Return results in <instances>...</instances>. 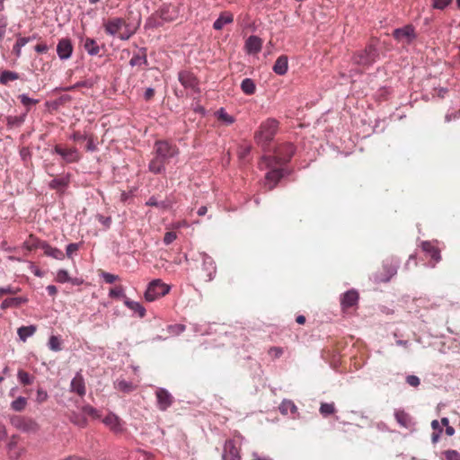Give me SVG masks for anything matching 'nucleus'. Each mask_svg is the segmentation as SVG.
<instances>
[{
  "mask_svg": "<svg viewBox=\"0 0 460 460\" xmlns=\"http://www.w3.org/2000/svg\"><path fill=\"white\" fill-rule=\"evenodd\" d=\"M140 22H137V26H132L125 19L115 17L109 19L103 23L105 32L111 36H118L121 40H127L135 34L137 28Z\"/></svg>",
  "mask_w": 460,
  "mask_h": 460,
  "instance_id": "f257e3e1",
  "label": "nucleus"
},
{
  "mask_svg": "<svg viewBox=\"0 0 460 460\" xmlns=\"http://www.w3.org/2000/svg\"><path fill=\"white\" fill-rule=\"evenodd\" d=\"M279 121L270 118L263 121L254 134V140L263 149L268 147L279 129Z\"/></svg>",
  "mask_w": 460,
  "mask_h": 460,
  "instance_id": "f03ea898",
  "label": "nucleus"
},
{
  "mask_svg": "<svg viewBox=\"0 0 460 460\" xmlns=\"http://www.w3.org/2000/svg\"><path fill=\"white\" fill-rule=\"evenodd\" d=\"M378 40L372 39L365 49L358 51L353 56V62L358 66L368 67L374 64L379 56L377 49Z\"/></svg>",
  "mask_w": 460,
  "mask_h": 460,
  "instance_id": "7ed1b4c3",
  "label": "nucleus"
},
{
  "mask_svg": "<svg viewBox=\"0 0 460 460\" xmlns=\"http://www.w3.org/2000/svg\"><path fill=\"white\" fill-rule=\"evenodd\" d=\"M294 153L295 147L291 143L281 144L276 148L274 155L263 156V162L266 163L267 167L273 166V163L285 164L291 159Z\"/></svg>",
  "mask_w": 460,
  "mask_h": 460,
  "instance_id": "20e7f679",
  "label": "nucleus"
},
{
  "mask_svg": "<svg viewBox=\"0 0 460 460\" xmlns=\"http://www.w3.org/2000/svg\"><path fill=\"white\" fill-rule=\"evenodd\" d=\"M282 165L283 164H276L273 163V166L267 167L266 163L263 162V158L261 159L260 164L261 168L270 170L265 176V186L269 190H273L284 176L283 170L280 168Z\"/></svg>",
  "mask_w": 460,
  "mask_h": 460,
  "instance_id": "39448f33",
  "label": "nucleus"
},
{
  "mask_svg": "<svg viewBox=\"0 0 460 460\" xmlns=\"http://www.w3.org/2000/svg\"><path fill=\"white\" fill-rule=\"evenodd\" d=\"M170 288L168 285L162 282L160 279L151 281L145 293V298L148 302H153L169 293Z\"/></svg>",
  "mask_w": 460,
  "mask_h": 460,
  "instance_id": "423d86ee",
  "label": "nucleus"
},
{
  "mask_svg": "<svg viewBox=\"0 0 460 460\" xmlns=\"http://www.w3.org/2000/svg\"><path fill=\"white\" fill-rule=\"evenodd\" d=\"M155 155L168 162L170 158L176 156L179 154V148L165 140H157L154 146Z\"/></svg>",
  "mask_w": 460,
  "mask_h": 460,
  "instance_id": "0eeeda50",
  "label": "nucleus"
},
{
  "mask_svg": "<svg viewBox=\"0 0 460 460\" xmlns=\"http://www.w3.org/2000/svg\"><path fill=\"white\" fill-rule=\"evenodd\" d=\"M202 265L199 272V278L204 282L211 281L217 272V267L213 258L207 253L201 254Z\"/></svg>",
  "mask_w": 460,
  "mask_h": 460,
  "instance_id": "6e6552de",
  "label": "nucleus"
},
{
  "mask_svg": "<svg viewBox=\"0 0 460 460\" xmlns=\"http://www.w3.org/2000/svg\"><path fill=\"white\" fill-rule=\"evenodd\" d=\"M178 79L185 89L195 93L199 92V81L192 72L188 70L181 71L178 75Z\"/></svg>",
  "mask_w": 460,
  "mask_h": 460,
  "instance_id": "1a4fd4ad",
  "label": "nucleus"
},
{
  "mask_svg": "<svg viewBox=\"0 0 460 460\" xmlns=\"http://www.w3.org/2000/svg\"><path fill=\"white\" fill-rule=\"evenodd\" d=\"M393 37L399 42L410 44L416 39L415 29L412 25H406L394 31Z\"/></svg>",
  "mask_w": 460,
  "mask_h": 460,
  "instance_id": "9d476101",
  "label": "nucleus"
},
{
  "mask_svg": "<svg viewBox=\"0 0 460 460\" xmlns=\"http://www.w3.org/2000/svg\"><path fill=\"white\" fill-rule=\"evenodd\" d=\"M74 47L72 41L68 38H62L58 40L57 45V54L61 60H66L71 58Z\"/></svg>",
  "mask_w": 460,
  "mask_h": 460,
  "instance_id": "9b49d317",
  "label": "nucleus"
},
{
  "mask_svg": "<svg viewBox=\"0 0 460 460\" xmlns=\"http://www.w3.org/2000/svg\"><path fill=\"white\" fill-rule=\"evenodd\" d=\"M223 460H241L240 449L234 440L229 439L226 441Z\"/></svg>",
  "mask_w": 460,
  "mask_h": 460,
  "instance_id": "f8f14e48",
  "label": "nucleus"
},
{
  "mask_svg": "<svg viewBox=\"0 0 460 460\" xmlns=\"http://www.w3.org/2000/svg\"><path fill=\"white\" fill-rule=\"evenodd\" d=\"M157 406L161 411H166L173 402L172 394L164 388H158L155 391Z\"/></svg>",
  "mask_w": 460,
  "mask_h": 460,
  "instance_id": "ddd939ff",
  "label": "nucleus"
},
{
  "mask_svg": "<svg viewBox=\"0 0 460 460\" xmlns=\"http://www.w3.org/2000/svg\"><path fill=\"white\" fill-rule=\"evenodd\" d=\"M55 152L61 155L67 163L78 162L81 158L79 152L76 148H63L57 145L55 146Z\"/></svg>",
  "mask_w": 460,
  "mask_h": 460,
  "instance_id": "4468645a",
  "label": "nucleus"
},
{
  "mask_svg": "<svg viewBox=\"0 0 460 460\" xmlns=\"http://www.w3.org/2000/svg\"><path fill=\"white\" fill-rule=\"evenodd\" d=\"M102 422L114 433H121L124 430L122 420L113 413L108 414Z\"/></svg>",
  "mask_w": 460,
  "mask_h": 460,
  "instance_id": "2eb2a0df",
  "label": "nucleus"
},
{
  "mask_svg": "<svg viewBox=\"0 0 460 460\" xmlns=\"http://www.w3.org/2000/svg\"><path fill=\"white\" fill-rule=\"evenodd\" d=\"M70 391L77 394L81 397L85 394V383L81 373H76L75 377L72 379L70 384Z\"/></svg>",
  "mask_w": 460,
  "mask_h": 460,
  "instance_id": "dca6fc26",
  "label": "nucleus"
},
{
  "mask_svg": "<svg viewBox=\"0 0 460 460\" xmlns=\"http://www.w3.org/2000/svg\"><path fill=\"white\" fill-rule=\"evenodd\" d=\"M20 438L16 435H13L7 444V452L11 459H17L22 454V448L19 447Z\"/></svg>",
  "mask_w": 460,
  "mask_h": 460,
  "instance_id": "f3484780",
  "label": "nucleus"
},
{
  "mask_svg": "<svg viewBox=\"0 0 460 460\" xmlns=\"http://www.w3.org/2000/svg\"><path fill=\"white\" fill-rule=\"evenodd\" d=\"M394 417L401 427L405 428L407 429H413L414 422L412 420V418L409 413H407L403 410H396L394 411Z\"/></svg>",
  "mask_w": 460,
  "mask_h": 460,
  "instance_id": "a211bd4d",
  "label": "nucleus"
},
{
  "mask_svg": "<svg viewBox=\"0 0 460 460\" xmlns=\"http://www.w3.org/2000/svg\"><path fill=\"white\" fill-rule=\"evenodd\" d=\"M421 248L434 261L432 267L441 260L440 251L433 243L429 241L423 242Z\"/></svg>",
  "mask_w": 460,
  "mask_h": 460,
  "instance_id": "6ab92c4d",
  "label": "nucleus"
},
{
  "mask_svg": "<svg viewBox=\"0 0 460 460\" xmlns=\"http://www.w3.org/2000/svg\"><path fill=\"white\" fill-rule=\"evenodd\" d=\"M358 300V294L355 290L347 291L341 298V306L343 309L355 305Z\"/></svg>",
  "mask_w": 460,
  "mask_h": 460,
  "instance_id": "aec40b11",
  "label": "nucleus"
},
{
  "mask_svg": "<svg viewBox=\"0 0 460 460\" xmlns=\"http://www.w3.org/2000/svg\"><path fill=\"white\" fill-rule=\"evenodd\" d=\"M167 162H165L164 160H163L162 158H160L159 156L155 155L148 164V169L153 173H155V174L162 173L165 171V164Z\"/></svg>",
  "mask_w": 460,
  "mask_h": 460,
  "instance_id": "412c9836",
  "label": "nucleus"
},
{
  "mask_svg": "<svg viewBox=\"0 0 460 460\" xmlns=\"http://www.w3.org/2000/svg\"><path fill=\"white\" fill-rule=\"evenodd\" d=\"M44 243H45V241H41L39 238H37L35 235L30 234L29 237L23 242L22 247L27 252H31L38 248L42 249V244H44Z\"/></svg>",
  "mask_w": 460,
  "mask_h": 460,
  "instance_id": "4be33fe9",
  "label": "nucleus"
},
{
  "mask_svg": "<svg viewBox=\"0 0 460 460\" xmlns=\"http://www.w3.org/2000/svg\"><path fill=\"white\" fill-rule=\"evenodd\" d=\"M262 45L261 40L257 36H250L246 42L245 47L248 53H258L261 51Z\"/></svg>",
  "mask_w": 460,
  "mask_h": 460,
  "instance_id": "5701e85b",
  "label": "nucleus"
},
{
  "mask_svg": "<svg viewBox=\"0 0 460 460\" xmlns=\"http://www.w3.org/2000/svg\"><path fill=\"white\" fill-rule=\"evenodd\" d=\"M288 60L287 56H280L277 58L274 66L273 71L279 75H283L288 72Z\"/></svg>",
  "mask_w": 460,
  "mask_h": 460,
  "instance_id": "b1692460",
  "label": "nucleus"
},
{
  "mask_svg": "<svg viewBox=\"0 0 460 460\" xmlns=\"http://www.w3.org/2000/svg\"><path fill=\"white\" fill-rule=\"evenodd\" d=\"M234 21V15L229 12L222 13L219 17L215 21L213 28L215 30H222L226 24L232 23Z\"/></svg>",
  "mask_w": 460,
  "mask_h": 460,
  "instance_id": "393cba45",
  "label": "nucleus"
},
{
  "mask_svg": "<svg viewBox=\"0 0 460 460\" xmlns=\"http://www.w3.org/2000/svg\"><path fill=\"white\" fill-rule=\"evenodd\" d=\"M42 250L45 255L52 257L56 260L62 261L65 258L64 252L58 248L50 246L47 242L42 244Z\"/></svg>",
  "mask_w": 460,
  "mask_h": 460,
  "instance_id": "a878e982",
  "label": "nucleus"
},
{
  "mask_svg": "<svg viewBox=\"0 0 460 460\" xmlns=\"http://www.w3.org/2000/svg\"><path fill=\"white\" fill-rule=\"evenodd\" d=\"M146 205L150 207H155L162 210H167L172 208V202L169 199L158 201V199L155 196L150 197L148 200L146 202Z\"/></svg>",
  "mask_w": 460,
  "mask_h": 460,
  "instance_id": "bb28decb",
  "label": "nucleus"
},
{
  "mask_svg": "<svg viewBox=\"0 0 460 460\" xmlns=\"http://www.w3.org/2000/svg\"><path fill=\"white\" fill-rule=\"evenodd\" d=\"M114 387L118 391H120L122 393L128 394L136 389V385H133V383L128 382L125 379H117L114 382Z\"/></svg>",
  "mask_w": 460,
  "mask_h": 460,
  "instance_id": "cd10ccee",
  "label": "nucleus"
},
{
  "mask_svg": "<svg viewBox=\"0 0 460 460\" xmlns=\"http://www.w3.org/2000/svg\"><path fill=\"white\" fill-rule=\"evenodd\" d=\"M279 411L283 414V415H287L288 414L289 412L294 414L297 411V407L296 406V404L294 403V402L290 401V400H284L279 407Z\"/></svg>",
  "mask_w": 460,
  "mask_h": 460,
  "instance_id": "c85d7f7f",
  "label": "nucleus"
},
{
  "mask_svg": "<svg viewBox=\"0 0 460 460\" xmlns=\"http://www.w3.org/2000/svg\"><path fill=\"white\" fill-rule=\"evenodd\" d=\"M129 64L132 66H140L142 65H147V58L145 50L139 51L138 53L135 54L131 58Z\"/></svg>",
  "mask_w": 460,
  "mask_h": 460,
  "instance_id": "c756f323",
  "label": "nucleus"
},
{
  "mask_svg": "<svg viewBox=\"0 0 460 460\" xmlns=\"http://www.w3.org/2000/svg\"><path fill=\"white\" fill-rule=\"evenodd\" d=\"M84 47L88 54L92 56L98 55L100 52V48L93 39L87 38L84 41Z\"/></svg>",
  "mask_w": 460,
  "mask_h": 460,
  "instance_id": "7c9ffc66",
  "label": "nucleus"
},
{
  "mask_svg": "<svg viewBox=\"0 0 460 460\" xmlns=\"http://www.w3.org/2000/svg\"><path fill=\"white\" fill-rule=\"evenodd\" d=\"M36 332V327L34 325L30 326H22L18 329L17 332L19 335V338L25 341L27 338L32 336Z\"/></svg>",
  "mask_w": 460,
  "mask_h": 460,
  "instance_id": "2f4dec72",
  "label": "nucleus"
},
{
  "mask_svg": "<svg viewBox=\"0 0 460 460\" xmlns=\"http://www.w3.org/2000/svg\"><path fill=\"white\" fill-rule=\"evenodd\" d=\"M17 378L21 385H30L33 383L35 377L31 375H30L28 372H26L23 369H19L17 373Z\"/></svg>",
  "mask_w": 460,
  "mask_h": 460,
  "instance_id": "473e14b6",
  "label": "nucleus"
},
{
  "mask_svg": "<svg viewBox=\"0 0 460 460\" xmlns=\"http://www.w3.org/2000/svg\"><path fill=\"white\" fill-rule=\"evenodd\" d=\"M125 305L129 308L131 309L132 311L137 313V314L139 315V317H144L145 314H146V309L143 307V305L138 303V302H135V301H132V300H129V299H126L125 300Z\"/></svg>",
  "mask_w": 460,
  "mask_h": 460,
  "instance_id": "72a5a7b5",
  "label": "nucleus"
},
{
  "mask_svg": "<svg viewBox=\"0 0 460 460\" xmlns=\"http://www.w3.org/2000/svg\"><path fill=\"white\" fill-rule=\"evenodd\" d=\"M19 79V74L16 72L5 70L0 74V84H7L11 81Z\"/></svg>",
  "mask_w": 460,
  "mask_h": 460,
  "instance_id": "f704fd0d",
  "label": "nucleus"
},
{
  "mask_svg": "<svg viewBox=\"0 0 460 460\" xmlns=\"http://www.w3.org/2000/svg\"><path fill=\"white\" fill-rule=\"evenodd\" d=\"M241 89L245 94L251 95L255 93L256 86L253 80L245 78L242 81Z\"/></svg>",
  "mask_w": 460,
  "mask_h": 460,
  "instance_id": "c9c22d12",
  "label": "nucleus"
},
{
  "mask_svg": "<svg viewBox=\"0 0 460 460\" xmlns=\"http://www.w3.org/2000/svg\"><path fill=\"white\" fill-rule=\"evenodd\" d=\"M217 119L226 126H229L234 122V118L228 114L223 108L217 112Z\"/></svg>",
  "mask_w": 460,
  "mask_h": 460,
  "instance_id": "e433bc0d",
  "label": "nucleus"
},
{
  "mask_svg": "<svg viewBox=\"0 0 460 460\" xmlns=\"http://www.w3.org/2000/svg\"><path fill=\"white\" fill-rule=\"evenodd\" d=\"M25 302H26V299H24L22 297L7 298L2 303L1 307H2V309H5L8 307H17Z\"/></svg>",
  "mask_w": 460,
  "mask_h": 460,
  "instance_id": "4c0bfd02",
  "label": "nucleus"
},
{
  "mask_svg": "<svg viewBox=\"0 0 460 460\" xmlns=\"http://www.w3.org/2000/svg\"><path fill=\"white\" fill-rule=\"evenodd\" d=\"M30 41H31L30 37H20L17 39L16 43L13 47V52L15 54L16 57L21 56L22 48L23 46H25Z\"/></svg>",
  "mask_w": 460,
  "mask_h": 460,
  "instance_id": "58836bf2",
  "label": "nucleus"
},
{
  "mask_svg": "<svg viewBox=\"0 0 460 460\" xmlns=\"http://www.w3.org/2000/svg\"><path fill=\"white\" fill-rule=\"evenodd\" d=\"M82 412L84 416L90 417L93 420L101 418L100 411L91 405H85L82 408Z\"/></svg>",
  "mask_w": 460,
  "mask_h": 460,
  "instance_id": "ea45409f",
  "label": "nucleus"
},
{
  "mask_svg": "<svg viewBox=\"0 0 460 460\" xmlns=\"http://www.w3.org/2000/svg\"><path fill=\"white\" fill-rule=\"evenodd\" d=\"M319 411L324 417L329 416L336 411L335 405L333 402H322Z\"/></svg>",
  "mask_w": 460,
  "mask_h": 460,
  "instance_id": "a19ab883",
  "label": "nucleus"
},
{
  "mask_svg": "<svg viewBox=\"0 0 460 460\" xmlns=\"http://www.w3.org/2000/svg\"><path fill=\"white\" fill-rule=\"evenodd\" d=\"M26 404V398L20 396L11 403V408L15 411H22L24 410Z\"/></svg>",
  "mask_w": 460,
  "mask_h": 460,
  "instance_id": "79ce46f5",
  "label": "nucleus"
},
{
  "mask_svg": "<svg viewBox=\"0 0 460 460\" xmlns=\"http://www.w3.org/2000/svg\"><path fill=\"white\" fill-rule=\"evenodd\" d=\"M158 15L161 19L165 22H171L173 20V16L170 14V6H163L158 11Z\"/></svg>",
  "mask_w": 460,
  "mask_h": 460,
  "instance_id": "37998d69",
  "label": "nucleus"
},
{
  "mask_svg": "<svg viewBox=\"0 0 460 460\" xmlns=\"http://www.w3.org/2000/svg\"><path fill=\"white\" fill-rule=\"evenodd\" d=\"M49 348L53 351L61 350V341L58 336H51L49 340Z\"/></svg>",
  "mask_w": 460,
  "mask_h": 460,
  "instance_id": "c03bdc74",
  "label": "nucleus"
},
{
  "mask_svg": "<svg viewBox=\"0 0 460 460\" xmlns=\"http://www.w3.org/2000/svg\"><path fill=\"white\" fill-rule=\"evenodd\" d=\"M18 99L21 101L22 105H24L27 108V111L30 110V107L31 105H35V104H37L39 102L38 100L31 99L29 96H27L26 94H20L18 96Z\"/></svg>",
  "mask_w": 460,
  "mask_h": 460,
  "instance_id": "a18cd8bd",
  "label": "nucleus"
},
{
  "mask_svg": "<svg viewBox=\"0 0 460 460\" xmlns=\"http://www.w3.org/2000/svg\"><path fill=\"white\" fill-rule=\"evenodd\" d=\"M56 280L59 283H66L70 281V277L66 270H59L57 273Z\"/></svg>",
  "mask_w": 460,
  "mask_h": 460,
  "instance_id": "49530a36",
  "label": "nucleus"
},
{
  "mask_svg": "<svg viewBox=\"0 0 460 460\" xmlns=\"http://www.w3.org/2000/svg\"><path fill=\"white\" fill-rule=\"evenodd\" d=\"M432 7L435 9L443 10L449 4H451L453 0H431Z\"/></svg>",
  "mask_w": 460,
  "mask_h": 460,
  "instance_id": "de8ad7c7",
  "label": "nucleus"
},
{
  "mask_svg": "<svg viewBox=\"0 0 460 460\" xmlns=\"http://www.w3.org/2000/svg\"><path fill=\"white\" fill-rule=\"evenodd\" d=\"M110 296L114 298H119L125 296L124 289L121 286L112 288L110 290Z\"/></svg>",
  "mask_w": 460,
  "mask_h": 460,
  "instance_id": "09e8293b",
  "label": "nucleus"
},
{
  "mask_svg": "<svg viewBox=\"0 0 460 460\" xmlns=\"http://www.w3.org/2000/svg\"><path fill=\"white\" fill-rule=\"evenodd\" d=\"M444 456L446 460H460V454L456 450H447Z\"/></svg>",
  "mask_w": 460,
  "mask_h": 460,
  "instance_id": "8fccbe9b",
  "label": "nucleus"
},
{
  "mask_svg": "<svg viewBox=\"0 0 460 460\" xmlns=\"http://www.w3.org/2000/svg\"><path fill=\"white\" fill-rule=\"evenodd\" d=\"M67 185V181L65 179H54L51 181L49 186L52 189H60Z\"/></svg>",
  "mask_w": 460,
  "mask_h": 460,
  "instance_id": "3c124183",
  "label": "nucleus"
},
{
  "mask_svg": "<svg viewBox=\"0 0 460 460\" xmlns=\"http://www.w3.org/2000/svg\"><path fill=\"white\" fill-rule=\"evenodd\" d=\"M101 275H102V279H104V281L106 283H109V284H112L116 280L119 279V276L118 275H114V274H111V273H109V272L102 271Z\"/></svg>",
  "mask_w": 460,
  "mask_h": 460,
  "instance_id": "603ef678",
  "label": "nucleus"
},
{
  "mask_svg": "<svg viewBox=\"0 0 460 460\" xmlns=\"http://www.w3.org/2000/svg\"><path fill=\"white\" fill-rule=\"evenodd\" d=\"M268 353L270 357L274 358H278L282 356L283 354V349L280 347H271L268 350Z\"/></svg>",
  "mask_w": 460,
  "mask_h": 460,
  "instance_id": "864d4df0",
  "label": "nucleus"
},
{
  "mask_svg": "<svg viewBox=\"0 0 460 460\" xmlns=\"http://www.w3.org/2000/svg\"><path fill=\"white\" fill-rule=\"evenodd\" d=\"M34 49L39 54H44L49 51V47L45 42L40 41L34 47Z\"/></svg>",
  "mask_w": 460,
  "mask_h": 460,
  "instance_id": "5fc2aeb1",
  "label": "nucleus"
},
{
  "mask_svg": "<svg viewBox=\"0 0 460 460\" xmlns=\"http://www.w3.org/2000/svg\"><path fill=\"white\" fill-rule=\"evenodd\" d=\"M177 234L174 232H166L164 236V243L166 245L171 244L174 240H176Z\"/></svg>",
  "mask_w": 460,
  "mask_h": 460,
  "instance_id": "6e6d98bb",
  "label": "nucleus"
},
{
  "mask_svg": "<svg viewBox=\"0 0 460 460\" xmlns=\"http://www.w3.org/2000/svg\"><path fill=\"white\" fill-rule=\"evenodd\" d=\"M406 382L409 385L417 387L420 385V378L416 376L410 375L406 377Z\"/></svg>",
  "mask_w": 460,
  "mask_h": 460,
  "instance_id": "4d7b16f0",
  "label": "nucleus"
},
{
  "mask_svg": "<svg viewBox=\"0 0 460 460\" xmlns=\"http://www.w3.org/2000/svg\"><path fill=\"white\" fill-rule=\"evenodd\" d=\"M79 249V244L78 243H69L67 246H66V256L68 258H71L72 257V254L75 252H77Z\"/></svg>",
  "mask_w": 460,
  "mask_h": 460,
  "instance_id": "13d9d810",
  "label": "nucleus"
},
{
  "mask_svg": "<svg viewBox=\"0 0 460 460\" xmlns=\"http://www.w3.org/2000/svg\"><path fill=\"white\" fill-rule=\"evenodd\" d=\"M48 399V394L46 391L42 389H38L37 391V402H43Z\"/></svg>",
  "mask_w": 460,
  "mask_h": 460,
  "instance_id": "bf43d9fd",
  "label": "nucleus"
},
{
  "mask_svg": "<svg viewBox=\"0 0 460 460\" xmlns=\"http://www.w3.org/2000/svg\"><path fill=\"white\" fill-rule=\"evenodd\" d=\"M72 421L80 426V427H85L86 426V419L85 417H79V416H75L73 419H72Z\"/></svg>",
  "mask_w": 460,
  "mask_h": 460,
  "instance_id": "052dcab7",
  "label": "nucleus"
},
{
  "mask_svg": "<svg viewBox=\"0 0 460 460\" xmlns=\"http://www.w3.org/2000/svg\"><path fill=\"white\" fill-rule=\"evenodd\" d=\"M97 219L100 223H102L103 226H105L106 227H109L110 225H111V217H106L102 215H98L97 216Z\"/></svg>",
  "mask_w": 460,
  "mask_h": 460,
  "instance_id": "680f3d73",
  "label": "nucleus"
},
{
  "mask_svg": "<svg viewBox=\"0 0 460 460\" xmlns=\"http://www.w3.org/2000/svg\"><path fill=\"white\" fill-rule=\"evenodd\" d=\"M155 95V90L153 88H147L145 92V99L150 101Z\"/></svg>",
  "mask_w": 460,
  "mask_h": 460,
  "instance_id": "e2e57ef3",
  "label": "nucleus"
},
{
  "mask_svg": "<svg viewBox=\"0 0 460 460\" xmlns=\"http://www.w3.org/2000/svg\"><path fill=\"white\" fill-rule=\"evenodd\" d=\"M46 289H47L48 294L52 296H56V294L58 293L57 288L53 285H49L46 288Z\"/></svg>",
  "mask_w": 460,
  "mask_h": 460,
  "instance_id": "0e129e2a",
  "label": "nucleus"
},
{
  "mask_svg": "<svg viewBox=\"0 0 460 460\" xmlns=\"http://www.w3.org/2000/svg\"><path fill=\"white\" fill-rule=\"evenodd\" d=\"M7 436L5 426L0 421V441Z\"/></svg>",
  "mask_w": 460,
  "mask_h": 460,
  "instance_id": "69168bd1",
  "label": "nucleus"
},
{
  "mask_svg": "<svg viewBox=\"0 0 460 460\" xmlns=\"http://www.w3.org/2000/svg\"><path fill=\"white\" fill-rule=\"evenodd\" d=\"M431 427H432L433 429L438 430L439 433H442V431H443L442 428L440 427V424H439L438 420H434L431 422Z\"/></svg>",
  "mask_w": 460,
  "mask_h": 460,
  "instance_id": "338daca9",
  "label": "nucleus"
},
{
  "mask_svg": "<svg viewBox=\"0 0 460 460\" xmlns=\"http://www.w3.org/2000/svg\"><path fill=\"white\" fill-rule=\"evenodd\" d=\"M252 456H253V459L254 460H272L271 458H270L269 456H260L258 453H253L252 454Z\"/></svg>",
  "mask_w": 460,
  "mask_h": 460,
  "instance_id": "774afa93",
  "label": "nucleus"
}]
</instances>
